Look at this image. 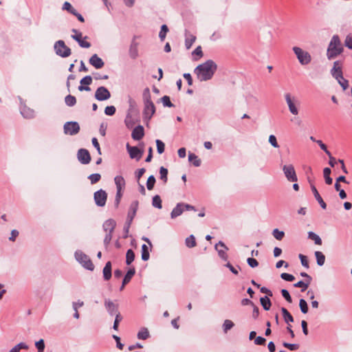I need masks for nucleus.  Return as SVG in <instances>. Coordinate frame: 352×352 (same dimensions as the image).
Instances as JSON below:
<instances>
[{
	"mask_svg": "<svg viewBox=\"0 0 352 352\" xmlns=\"http://www.w3.org/2000/svg\"><path fill=\"white\" fill-rule=\"evenodd\" d=\"M196 36L195 35H193L192 34H190V32H186V34H185V46L186 47V49L189 50L192 44L195 42L196 41Z\"/></svg>",
	"mask_w": 352,
	"mask_h": 352,
	"instance_id": "nucleus-24",
	"label": "nucleus"
},
{
	"mask_svg": "<svg viewBox=\"0 0 352 352\" xmlns=\"http://www.w3.org/2000/svg\"><path fill=\"white\" fill-rule=\"evenodd\" d=\"M315 256L316 258L317 264L320 266L323 265L324 263V261H325V256L322 254V252H321L320 251H316L315 252Z\"/></svg>",
	"mask_w": 352,
	"mask_h": 352,
	"instance_id": "nucleus-36",
	"label": "nucleus"
},
{
	"mask_svg": "<svg viewBox=\"0 0 352 352\" xmlns=\"http://www.w3.org/2000/svg\"><path fill=\"white\" fill-rule=\"evenodd\" d=\"M36 347L38 349V352H43L45 349V344L43 340L41 339L35 344Z\"/></svg>",
	"mask_w": 352,
	"mask_h": 352,
	"instance_id": "nucleus-59",
	"label": "nucleus"
},
{
	"mask_svg": "<svg viewBox=\"0 0 352 352\" xmlns=\"http://www.w3.org/2000/svg\"><path fill=\"white\" fill-rule=\"evenodd\" d=\"M281 294H282V296L284 297V298L288 302H292V297L289 293V292L287 290V289H282L281 290Z\"/></svg>",
	"mask_w": 352,
	"mask_h": 352,
	"instance_id": "nucleus-62",
	"label": "nucleus"
},
{
	"mask_svg": "<svg viewBox=\"0 0 352 352\" xmlns=\"http://www.w3.org/2000/svg\"><path fill=\"white\" fill-rule=\"evenodd\" d=\"M92 82V78L91 76H86L80 80V85L78 87L79 91H90V87L88 85Z\"/></svg>",
	"mask_w": 352,
	"mask_h": 352,
	"instance_id": "nucleus-18",
	"label": "nucleus"
},
{
	"mask_svg": "<svg viewBox=\"0 0 352 352\" xmlns=\"http://www.w3.org/2000/svg\"><path fill=\"white\" fill-rule=\"evenodd\" d=\"M155 183V177L153 175H151L148 178L147 182H146L147 189L149 190H151L154 187Z\"/></svg>",
	"mask_w": 352,
	"mask_h": 352,
	"instance_id": "nucleus-47",
	"label": "nucleus"
},
{
	"mask_svg": "<svg viewBox=\"0 0 352 352\" xmlns=\"http://www.w3.org/2000/svg\"><path fill=\"white\" fill-rule=\"evenodd\" d=\"M343 50L344 49L339 36L334 35L329 44L327 56L329 60L333 59L341 54Z\"/></svg>",
	"mask_w": 352,
	"mask_h": 352,
	"instance_id": "nucleus-2",
	"label": "nucleus"
},
{
	"mask_svg": "<svg viewBox=\"0 0 352 352\" xmlns=\"http://www.w3.org/2000/svg\"><path fill=\"white\" fill-rule=\"evenodd\" d=\"M89 63L96 69H100L104 65L103 60L97 54L91 56L89 58Z\"/></svg>",
	"mask_w": 352,
	"mask_h": 352,
	"instance_id": "nucleus-21",
	"label": "nucleus"
},
{
	"mask_svg": "<svg viewBox=\"0 0 352 352\" xmlns=\"http://www.w3.org/2000/svg\"><path fill=\"white\" fill-rule=\"evenodd\" d=\"M149 333L147 329H142L138 333V338L140 340H146L148 338Z\"/></svg>",
	"mask_w": 352,
	"mask_h": 352,
	"instance_id": "nucleus-41",
	"label": "nucleus"
},
{
	"mask_svg": "<svg viewBox=\"0 0 352 352\" xmlns=\"http://www.w3.org/2000/svg\"><path fill=\"white\" fill-rule=\"evenodd\" d=\"M75 258L82 265L89 270H94V265L89 258V257L83 253L81 251H77L75 252Z\"/></svg>",
	"mask_w": 352,
	"mask_h": 352,
	"instance_id": "nucleus-4",
	"label": "nucleus"
},
{
	"mask_svg": "<svg viewBox=\"0 0 352 352\" xmlns=\"http://www.w3.org/2000/svg\"><path fill=\"white\" fill-rule=\"evenodd\" d=\"M283 346L291 351L297 350L299 348V345L297 344H290L287 342H284Z\"/></svg>",
	"mask_w": 352,
	"mask_h": 352,
	"instance_id": "nucleus-64",
	"label": "nucleus"
},
{
	"mask_svg": "<svg viewBox=\"0 0 352 352\" xmlns=\"http://www.w3.org/2000/svg\"><path fill=\"white\" fill-rule=\"evenodd\" d=\"M72 32L74 33V34L72 35V38L76 41L81 47H90L91 43L86 41L88 38L87 36L82 38V33L75 29L72 30Z\"/></svg>",
	"mask_w": 352,
	"mask_h": 352,
	"instance_id": "nucleus-10",
	"label": "nucleus"
},
{
	"mask_svg": "<svg viewBox=\"0 0 352 352\" xmlns=\"http://www.w3.org/2000/svg\"><path fill=\"white\" fill-rule=\"evenodd\" d=\"M344 45L349 49L352 50V33L349 34L345 38Z\"/></svg>",
	"mask_w": 352,
	"mask_h": 352,
	"instance_id": "nucleus-56",
	"label": "nucleus"
},
{
	"mask_svg": "<svg viewBox=\"0 0 352 352\" xmlns=\"http://www.w3.org/2000/svg\"><path fill=\"white\" fill-rule=\"evenodd\" d=\"M162 102L165 107H172L173 104L170 102V98L168 96H164L162 98Z\"/></svg>",
	"mask_w": 352,
	"mask_h": 352,
	"instance_id": "nucleus-57",
	"label": "nucleus"
},
{
	"mask_svg": "<svg viewBox=\"0 0 352 352\" xmlns=\"http://www.w3.org/2000/svg\"><path fill=\"white\" fill-rule=\"evenodd\" d=\"M126 147L131 159H135L137 161H139L142 158L144 153L143 149H140L137 146H131L128 143L126 144Z\"/></svg>",
	"mask_w": 352,
	"mask_h": 352,
	"instance_id": "nucleus-11",
	"label": "nucleus"
},
{
	"mask_svg": "<svg viewBox=\"0 0 352 352\" xmlns=\"http://www.w3.org/2000/svg\"><path fill=\"white\" fill-rule=\"evenodd\" d=\"M54 50L58 56L63 58L68 57L71 54V49L67 47L62 40H59L55 43Z\"/></svg>",
	"mask_w": 352,
	"mask_h": 352,
	"instance_id": "nucleus-5",
	"label": "nucleus"
},
{
	"mask_svg": "<svg viewBox=\"0 0 352 352\" xmlns=\"http://www.w3.org/2000/svg\"><path fill=\"white\" fill-rule=\"evenodd\" d=\"M299 258L300 259V261H301V264L306 268H309V263H308V260H307V258L306 256L305 255H302L301 254H299Z\"/></svg>",
	"mask_w": 352,
	"mask_h": 352,
	"instance_id": "nucleus-63",
	"label": "nucleus"
},
{
	"mask_svg": "<svg viewBox=\"0 0 352 352\" xmlns=\"http://www.w3.org/2000/svg\"><path fill=\"white\" fill-rule=\"evenodd\" d=\"M185 243L188 248H192L195 247L197 245L195 237L192 234L190 235L186 239Z\"/></svg>",
	"mask_w": 352,
	"mask_h": 352,
	"instance_id": "nucleus-35",
	"label": "nucleus"
},
{
	"mask_svg": "<svg viewBox=\"0 0 352 352\" xmlns=\"http://www.w3.org/2000/svg\"><path fill=\"white\" fill-rule=\"evenodd\" d=\"M135 259V254L131 249L128 250L126 254V263L130 265Z\"/></svg>",
	"mask_w": 352,
	"mask_h": 352,
	"instance_id": "nucleus-38",
	"label": "nucleus"
},
{
	"mask_svg": "<svg viewBox=\"0 0 352 352\" xmlns=\"http://www.w3.org/2000/svg\"><path fill=\"white\" fill-rule=\"evenodd\" d=\"M149 251L148 248L146 244L142 245V259L144 261L149 259Z\"/></svg>",
	"mask_w": 352,
	"mask_h": 352,
	"instance_id": "nucleus-37",
	"label": "nucleus"
},
{
	"mask_svg": "<svg viewBox=\"0 0 352 352\" xmlns=\"http://www.w3.org/2000/svg\"><path fill=\"white\" fill-rule=\"evenodd\" d=\"M310 283H308V282H304L302 280H300L298 282H297L296 283H295L294 285V286L295 287H299V288H301V292H305L309 287Z\"/></svg>",
	"mask_w": 352,
	"mask_h": 352,
	"instance_id": "nucleus-42",
	"label": "nucleus"
},
{
	"mask_svg": "<svg viewBox=\"0 0 352 352\" xmlns=\"http://www.w3.org/2000/svg\"><path fill=\"white\" fill-rule=\"evenodd\" d=\"M114 182L116 186V190H124L126 182L124 177L121 175H117L114 178Z\"/></svg>",
	"mask_w": 352,
	"mask_h": 352,
	"instance_id": "nucleus-25",
	"label": "nucleus"
},
{
	"mask_svg": "<svg viewBox=\"0 0 352 352\" xmlns=\"http://www.w3.org/2000/svg\"><path fill=\"white\" fill-rule=\"evenodd\" d=\"M94 199L96 206L103 207L107 200V193L105 190L100 189L94 192Z\"/></svg>",
	"mask_w": 352,
	"mask_h": 352,
	"instance_id": "nucleus-9",
	"label": "nucleus"
},
{
	"mask_svg": "<svg viewBox=\"0 0 352 352\" xmlns=\"http://www.w3.org/2000/svg\"><path fill=\"white\" fill-rule=\"evenodd\" d=\"M293 50L300 64L307 65L311 62V58L309 52L304 51L298 47H294Z\"/></svg>",
	"mask_w": 352,
	"mask_h": 352,
	"instance_id": "nucleus-6",
	"label": "nucleus"
},
{
	"mask_svg": "<svg viewBox=\"0 0 352 352\" xmlns=\"http://www.w3.org/2000/svg\"><path fill=\"white\" fill-rule=\"evenodd\" d=\"M283 173L289 182H296L298 181V177L292 164H286L283 166Z\"/></svg>",
	"mask_w": 352,
	"mask_h": 352,
	"instance_id": "nucleus-8",
	"label": "nucleus"
},
{
	"mask_svg": "<svg viewBox=\"0 0 352 352\" xmlns=\"http://www.w3.org/2000/svg\"><path fill=\"white\" fill-rule=\"evenodd\" d=\"M308 236L310 239L314 241L316 245H320L322 244V240L320 238V236L318 235H317L316 234H315L314 232H309L308 233Z\"/></svg>",
	"mask_w": 352,
	"mask_h": 352,
	"instance_id": "nucleus-39",
	"label": "nucleus"
},
{
	"mask_svg": "<svg viewBox=\"0 0 352 352\" xmlns=\"http://www.w3.org/2000/svg\"><path fill=\"white\" fill-rule=\"evenodd\" d=\"M115 315H116V318H115L113 328L114 330L117 331L118 329L119 322L122 320V317L121 316L120 312L117 313Z\"/></svg>",
	"mask_w": 352,
	"mask_h": 352,
	"instance_id": "nucleus-55",
	"label": "nucleus"
},
{
	"mask_svg": "<svg viewBox=\"0 0 352 352\" xmlns=\"http://www.w3.org/2000/svg\"><path fill=\"white\" fill-rule=\"evenodd\" d=\"M309 182L310 185H311V191L313 192L314 195L316 199L318 201V202L319 203L320 206H321V208L322 209H326L327 208L326 203L324 201V200L322 199V198L320 195V194H319L318 190L316 189V186L313 184L311 183L310 180H309Z\"/></svg>",
	"mask_w": 352,
	"mask_h": 352,
	"instance_id": "nucleus-19",
	"label": "nucleus"
},
{
	"mask_svg": "<svg viewBox=\"0 0 352 352\" xmlns=\"http://www.w3.org/2000/svg\"><path fill=\"white\" fill-rule=\"evenodd\" d=\"M135 269H134V268L130 269V270L127 272V273H126V275L124 276V279H123V280H122V287H121V288H120V289H121V290L124 288V285H125L126 284H127V283L131 280V278H132V277L133 276V275L135 274Z\"/></svg>",
	"mask_w": 352,
	"mask_h": 352,
	"instance_id": "nucleus-29",
	"label": "nucleus"
},
{
	"mask_svg": "<svg viewBox=\"0 0 352 352\" xmlns=\"http://www.w3.org/2000/svg\"><path fill=\"white\" fill-rule=\"evenodd\" d=\"M65 102L67 105L72 107L75 105V104L76 103V99L74 96L72 95H68L65 97Z\"/></svg>",
	"mask_w": 352,
	"mask_h": 352,
	"instance_id": "nucleus-45",
	"label": "nucleus"
},
{
	"mask_svg": "<svg viewBox=\"0 0 352 352\" xmlns=\"http://www.w3.org/2000/svg\"><path fill=\"white\" fill-rule=\"evenodd\" d=\"M269 142L274 148H278L279 145L277 142V140L275 135H270L269 137Z\"/></svg>",
	"mask_w": 352,
	"mask_h": 352,
	"instance_id": "nucleus-58",
	"label": "nucleus"
},
{
	"mask_svg": "<svg viewBox=\"0 0 352 352\" xmlns=\"http://www.w3.org/2000/svg\"><path fill=\"white\" fill-rule=\"evenodd\" d=\"M184 210V204H177V206L173 208L170 213V217L172 219L176 218L177 217L181 215Z\"/></svg>",
	"mask_w": 352,
	"mask_h": 352,
	"instance_id": "nucleus-26",
	"label": "nucleus"
},
{
	"mask_svg": "<svg viewBox=\"0 0 352 352\" xmlns=\"http://www.w3.org/2000/svg\"><path fill=\"white\" fill-rule=\"evenodd\" d=\"M261 305L265 310H269L271 307L272 303L270 298L267 296L261 297L260 299Z\"/></svg>",
	"mask_w": 352,
	"mask_h": 352,
	"instance_id": "nucleus-33",
	"label": "nucleus"
},
{
	"mask_svg": "<svg viewBox=\"0 0 352 352\" xmlns=\"http://www.w3.org/2000/svg\"><path fill=\"white\" fill-rule=\"evenodd\" d=\"M215 249L218 251L219 255L221 258L224 260L227 259L228 256L226 250L228 248L223 242L219 241L217 244H216Z\"/></svg>",
	"mask_w": 352,
	"mask_h": 352,
	"instance_id": "nucleus-22",
	"label": "nucleus"
},
{
	"mask_svg": "<svg viewBox=\"0 0 352 352\" xmlns=\"http://www.w3.org/2000/svg\"><path fill=\"white\" fill-rule=\"evenodd\" d=\"M123 192H124V190H117L116 195V198H115V201H114L115 207L116 208H118V206L120 205L121 199H122V195H123Z\"/></svg>",
	"mask_w": 352,
	"mask_h": 352,
	"instance_id": "nucleus-44",
	"label": "nucleus"
},
{
	"mask_svg": "<svg viewBox=\"0 0 352 352\" xmlns=\"http://www.w3.org/2000/svg\"><path fill=\"white\" fill-rule=\"evenodd\" d=\"M134 38H135V37H134ZM138 43H136L135 41H133L129 48V55L131 58H132L133 59L136 58L138 56Z\"/></svg>",
	"mask_w": 352,
	"mask_h": 352,
	"instance_id": "nucleus-28",
	"label": "nucleus"
},
{
	"mask_svg": "<svg viewBox=\"0 0 352 352\" xmlns=\"http://www.w3.org/2000/svg\"><path fill=\"white\" fill-rule=\"evenodd\" d=\"M155 112V107L153 102H144V115L151 118Z\"/></svg>",
	"mask_w": 352,
	"mask_h": 352,
	"instance_id": "nucleus-20",
	"label": "nucleus"
},
{
	"mask_svg": "<svg viewBox=\"0 0 352 352\" xmlns=\"http://www.w3.org/2000/svg\"><path fill=\"white\" fill-rule=\"evenodd\" d=\"M216 70L217 65L213 60H208L198 65L195 69V74L199 80L206 81L212 78Z\"/></svg>",
	"mask_w": 352,
	"mask_h": 352,
	"instance_id": "nucleus-1",
	"label": "nucleus"
},
{
	"mask_svg": "<svg viewBox=\"0 0 352 352\" xmlns=\"http://www.w3.org/2000/svg\"><path fill=\"white\" fill-rule=\"evenodd\" d=\"M192 56H193V59L195 60H199L202 56H203V52H202V49H201V47L199 45V46H197L195 50L192 52Z\"/></svg>",
	"mask_w": 352,
	"mask_h": 352,
	"instance_id": "nucleus-34",
	"label": "nucleus"
},
{
	"mask_svg": "<svg viewBox=\"0 0 352 352\" xmlns=\"http://www.w3.org/2000/svg\"><path fill=\"white\" fill-rule=\"evenodd\" d=\"M280 277L286 281H293L295 279V277L292 274L287 273H282Z\"/></svg>",
	"mask_w": 352,
	"mask_h": 352,
	"instance_id": "nucleus-61",
	"label": "nucleus"
},
{
	"mask_svg": "<svg viewBox=\"0 0 352 352\" xmlns=\"http://www.w3.org/2000/svg\"><path fill=\"white\" fill-rule=\"evenodd\" d=\"M340 86L342 87L344 90H346L349 87V81L345 79L343 76L341 78L336 79Z\"/></svg>",
	"mask_w": 352,
	"mask_h": 352,
	"instance_id": "nucleus-51",
	"label": "nucleus"
},
{
	"mask_svg": "<svg viewBox=\"0 0 352 352\" xmlns=\"http://www.w3.org/2000/svg\"><path fill=\"white\" fill-rule=\"evenodd\" d=\"M234 322L230 320H226L223 324V329L224 333H227L234 327Z\"/></svg>",
	"mask_w": 352,
	"mask_h": 352,
	"instance_id": "nucleus-43",
	"label": "nucleus"
},
{
	"mask_svg": "<svg viewBox=\"0 0 352 352\" xmlns=\"http://www.w3.org/2000/svg\"><path fill=\"white\" fill-rule=\"evenodd\" d=\"M116 228V222L113 219H108L103 223V230L105 232L104 244L106 248L109 245L112 239V233Z\"/></svg>",
	"mask_w": 352,
	"mask_h": 352,
	"instance_id": "nucleus-3",
	"label": "nucleus"
},
{
	"mask_svg": "<svg viewBox=\"0 0 352 352\" xmlns=\"http://www.w3.org/2000/svg\"><path fill=\"white\" fill-rule=\"evenodd\" d=\"M103 278L105 280H109L111 278V263L108 261L102 270Z\"/></svg>",
	"mask_w": 352,
	"mask_h": 352,
	"instance_id": "nucleus-27",
	"label": "nucleus"
},
{
	"mask_svg": "<svg viewBox=\"0 0 352 352\" xmlns=\"http://www.w3.org/2000/svg\"><path fill=\"white\" fill-rule=\"evenodd\" d=\"M281 311L283 314V316L284 318V320L286 323L289 324V322H292L294 321L293 316L291 314L287 311V309L283 307L281 309Z\"/></svg>",
	"mask_w": 352,
	"mask_h": 352,
	"instance_id": "nucleus-30",
	"label": "nucleus"
},
{
	"mask_svg": "<svg viewBox=\"0 0 352 352\" xmlns=\"http://www.w3.org/2000/svg\"><path fill=\"white\" fill-rule=\"evenodd\" d=\"M143 99H144V103L147 102H152L150 89L148 87L144 89V90L143 91Z\"/></svg>",
	"mask_w": 352,
	"mask_h": 352,
	"instance_id": "nucleus-49",
	"label": "nucleus"
},
{
	"mask_svg": "<svg viewBox=\"0 0 352 352\" xmlns=\"http://www.w3.org/2000/svg\"><path fill=\"white\" fill-rule=\"evenodd\" d=\"M342 62L337 60L333 63V66L331 70V74L333 78L338 79L343 76Z\"/></svg>",
	"mask_w": 352,
	"mask_h": 352,
	"instance_id": "nucleus-14",
	"label": "nucleus"
},
{
	"mask_svg": "<svg viewBox=\"0 0 352 352\" xmlns=\"http://www.w3.org/2000/svg\"><path fill=\"white\" fill-rule=\"evenodd\" d=\"M80 131V126L76 122H67L64 124V132L65 134L74 135Z\"/></svg>",
	"mask_w": 352,
	"mask_h": 352,
	"instance_id": "nucleus-12",
	"label": "nucleus"
},
{
	"mask_svg": "<svg viewBox=\"0 0 352 352\" xmlns=\"http://www.w3.org/2000/svg\"><path fill=\"white\" fill-rule=\"evenodd\" d=\"M168 31V28L166 25H162L161 27V30L159 34V36L162 41H164L166 38V33Z\"/></svg>",
	"mask_w": 352,
	"mask_h": 352,
	"instance_id": "nucleus-48",
	"label": "nucleus"
},
{
	"mask_svg": "<svg viewBox=\"0 0 352 352\" xmlns=\"http://www.w3.org/2000/svg\"><path fill=\"white\" fill-rule=\"evenodd\" d=\"M156 145H157V152L160 154L163 153L164 152V149H165V145H164V142L160 140H157Z\"/></svg>",
	"mask_w": 352,
	"mask_h": 352,
	"instance_id": "nucleus-54",
	"label": "nucleus"
},
{
	"mask_svg": "<svg viewBox=\"0 0 352 352\" xmlns=\"http://www.w3.org/2000/svg\"><path fill=\"white\" fill-rule=\"evenodd\" d=\"M188 160L195 166H199L201 164V160L195 153H190L188 154Z\"/></svg>",
	"mask_w": 352,
	"mask_h": 352,
	"instance_id": "nucleus-32",
	"label": "nucleus"
},
{
	"mask_svg": "<svg viewBox=\"0 0 352 352\" xmlns=\"http://www.w3.org/2000/svg\"><path fill=\"white\" fill-rule=\"evenodd\" d=\"M104 305L111 315H115L117 313H119L118 310V305H115L111 300H106Z\"/></svg>",
	"mask_w": 352,
	"mask_h": 352,
	"instance_id": "nucleus-23",
	"label": "nucleus"
},
{
	"mask_svg": "<svg viewBox=\"0 0 352 352\" xmlns=\"http://www.w3.org/2000/svg\"><path fill=\"white\" fill-rule=\"evenodd\" d=\"M104 113L107 116H113L116 113V108L114 106H107L104 109Z\"/></svg>",
	"mask_w": 352,
	"mask_h": 352,
	"instance_id": "nucleus-60",
	"label": "nucleus"
},
{
	"mask_svg": "<svg viewBox=\"0 0 352 352\" xmlns=\"http://www.w3.org/2000/svg\"><path fill=\"white\" fill-rule=\"evenodd\" d=\"M285 98L290 113L294 116L298 115V109L297 105L299 104L298 101L294 97H292L291 94L288 93L285 95Z\"/></svg>",
	"mask_w": 352,
	"mask_h": 352,
	"instance_id": "nucleus-7",
	"label": "nucleus"
},
{
	"mask_svg": "<svg viewBox=\"0 0 352 352\" xmlns=\"http://www.w3.org/2000/svg\"><path fill=\"white\" fill-rule=\"evenodd\" d=\"M160 179H162L164 183H166L167 182V175H168V170L162 166L160 169Z\"/></svg>",
	"mask_w": 352,
	"mask_h": 352,
	"instance_id": "nucleus-50",
	"label": "nucleus"
},
{
	"mask_svg": "<svg viewBox=\"0 0 352 352\" xmlns=\"http://www.w3.org/2000/svg\"><path fill=\"white\" fill-rule=\"evenodd\" d=\"M331 173V170L329 168L327 167V168H324L323 170V175H324V180H325L326 184L328 185L332 184V182H333V179L330 177Z\"/></svg>",
	"mask_w": 352,
	"mask_h": 352,
	"instance_id": "nucleus-31",
	"label": "nucleus"
},
{
	"mask_svg": "<svg viewBox=\"0 0 352 352\" xmlns=\"http://www.w3.org/2000/svg\"><path fill=\"white\" fill-rule=\"evenodd\" d=\"M78 160L82 164H88L91 161L89 151L85 148H80L77 153Z\"/></svg>",
	"mask_w": 352,
	"mask_h": 352,
	"instance_id": "nucleus-15",
	"label": "nucleus"
},
{
	"mask_svg": "<svg viewBox=\"0 0 352 352\" xmlns=\"http://www.w3.org/2000/svg\"><path fill=\"white\" fill-rule=\"evenodd\" d=\"M284 232L280 231L278 229H274L273 230V236L277 240H281L284 237Z\"/></svg>",
	"mask_w": 352,
	"mask_h": 352,
	"instance_id": "nucleus-53",
	"label": "nucleus"
},
{
	"mask_svg": "<svg viewBox=\"0 0 352 352\" xmlns=\"http://www.w3.org/2000/svg\"><path fill=\"white\" fill-rule=\"evenodd\" d=\"M88 178L90 180L91 184H96L97 182H98L100 180L101 175L99 173H94V174L90 175L88 177Z\"/></svg>",
	"mask_w": 352,
	"mask_h": 352,
	"instance_id": "nucleus-46",
	"label": "nucleus"
},
{
	"mask_svg": "<svg viewBox=\"0 0 352 352\" xmlns=\"http://www.w3.org/2000/svg\"><path fill=\"white\" fill-rule=\"evenodd\" d=\"M144 135V129L142 125L135 126L132 131L131 137L135 140H140Z\"/></svg>",
	"mask_w": 352,
	"mask_h": 352,
	"instance_id": "nucleus-16",
	"label": "nucleus"
},
{
	"mask_svg": "<svg viewBox=\"0 0 352 352\" xmlns=\"http://www.w3.org/2000/svg\"><path fill=\"white\" fill-rule=\"evenodd\" d=\"M111 94L104 87H98L95 93V98L100 101L106 100L110 98Z\"/></svg>",
	"mask_w": 352,
	"mask_h": 352,
	"instance_id": "nucleus-13",
	"label": "nucleus"
},
{
	"mask_svg": "<svg viewBox=\"0 0 352 352\" xmlns=\"http://www.w3.org/2000/svg\"><path fill=\"white\" fill-rule=\"evenodd\" d=\"M152 204L157 208L161 209L162 208V199L159 195H155L153 197Z\"/></svg>",
	"mask_w": 352,
	"mask_h": 352,
	"instance_id": "nucleus-40",
	"label": "nucleus"
},
{
	"mask_svg": "<svg viewBox=\"0 0 352 352\" xmlns=\"http://www.w3.org/2000/svg\"><path fill=\"white\" fill-rule=\"evenodd\" d=\"M138 205H139L138 201H134L131 203V204L130 206V208H129L128 215H127V219H128L129 224L132 222L133 218L135 217V216L136 214V212L138 208Z\"/></svg>",
	"mask_w": 352,
	"mask_h": 352,
	"instance_id": "nucleus-17",
	"label": "nucleus"
},
{
	"mask_svg": "<svg viewBox=\"0 0 352 352\" xmlns=\"http://www.w3.org/2000/svg\"><path fill=\"white\" fill-rule=\"evenodd\" d=\"M299 306H300L301 311L303 314H307V311H308V306H307V303L305 301V300L300 299V301H299Z\"/></svg>",
	"mask_w": 352,
	"mask_h": 352,
	"instance_id": "nucleus-52",
	"label": "nucleus"
}]
</instances>
